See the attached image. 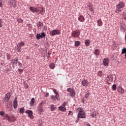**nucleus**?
I'll use <instances>...</instances> for the list:
<instances>
[{
    "instance_id": "obj_1",
    "label": "nucleus",
    "mask_w": 126,
    "mask_h": 126,
    "mask_svg": "<svg viewBox=\"0 0 126 126\" xmlns=\"http://www.w3.org/2000/svg\"><path fill=\"white\" fill-rule=\"evenodd\" d=\"M125 6H126V5L124 2H119V3L116 5L115 13H120V12H122V8H124Z\"/></svg>"
},
{
    "instance_id": "obj_2",
    "label": "nucleus",
    "mask_w": 126,
    "mask_h": 126,
    "mask_svg": "<svg viewBox=\"0 0 126 126\" xmlns=\"http://www.w3.org/2000/svg\"><path fill=\"white\" fill-rule=\"evenodd\" d=\"M77 113L78 114V119L81 118V119H85V112L83 111V109L79 107L76 110Z\"/></svg>"
},
{
    "instance_id": "obj_3",
    "label": "nucleus",
    "mask_w": 126,
    "mask_h": 126,
    "mask_svg": "<svg viewBox=\"0 0 126 126\" xmlns=\"http://www.w3.org/2000/svg\"><path fill=\"white\" fill-rule=\"evenodd\" d=\"M67 104V102H64L61 106L58 107V110H59V111H61L62 112H65L66 111V108H65V106H66Z\"/></svg>"
},
{
    "instance_id": "obj_4",
    "label": "nucleus",
    "mask_w": 126,
    "mask_h": 126,
    "mask_svg": "<svg viewBox=\"0 0 126 126\" xmlns=\"http://www.w3.org/2000/svg\"><path fill=\"white\" fill-rule=\"evenodd\" d=\"M80 35V31L78 30L73 31L71 32L72 37L73 38H78Z\"/></svg>"
},
{
    "instance_id": "obj_5",
    "label": "nucleus",
    "mask_w": 126,
    "mask_h": 126,
    "mask_svg": "<svg viewBox=\"0 0 126 126\" xmlns=\"http://www.w3.org/2000/svg\"><path fill=\"white\" fill-rule=\"evenodd\" d=\"M61 31L58 30H53L50 33L51 36H56V35H60Z\"/></svg>"
},
{
    "instance_id": "obj_6",
    "label": "nucleus",
    "mask_w": 126,
    "mask_h": 126,
    "mask_svg": "<svg viewBox=\"0 0 126 126\" xmlns=\"http://www.w3.org/2000/svg\"><path fill=\"white\" fill-rule=\"evenodd\" d=\"M26 114H28V117L31 119V120H33L34 119V116H33V111L32 110H27L25 111Z\"/></svg>"
},
{
    "instance_id": "obj_7",
    "label": "nucleus",
    "mask_w": 126,
    "mask_h": 126,
    "mask_svg": "<svg viewBox=\"0 0 126 126\" xmlns=\"http://www.w3.org/2000/svg\"><path fill=\"white\" fill-rule=\"evenodd\" d=\"M113 80H114V75L110 74L107 76V83L110 84V83L112 82V81H113Z\"/></svg>"
},
{
    "instance_id": "obj_8",
    "label": "nucleus",
    "mask_w": 126,
    "mask_h": 126,
    "mask_svg": "<svg viewBox=\"0 0 126 126\" xmlns=\"http://www.w3.org/2000/svg\"><path fill=\"white\" fill-rule=\"evenodd\" d=\"M67 92H69L71 97H74V96H75V92H74L73 89L71 88H68L67 89Z\"/></svg>"
},
{
    "instance_id": "obj_9",
    "label": "nucleus",
    "mask_w": 126,
    "mask_h": 126,
    "mask_svg": "<svg viewBox=\"0 0 126 126\" xmlns=\"http://www.w3.org/2000/svg\"><path fill=\"white\" fill-rule=\"evenodd\" d=\"M89 84L90 83L87 80H84L82 82V86H85V87H87Z\"/></svg>"
},
{
    "instance_id": "obj_10",
    "label": "nucleus",
    "mask_w": 126,
    "mask_h": 126,
    "mask_svg": "<svg viewBox=\"0 0 126 126\" xmlns=\"http://www.w3.org/2000/svg\"><path fill=\"white\" fill-rule=\"evenodd\" d=\"M53 91L55 94H56V98L57 100H59V97H60V94H59V92L57 91V90L56 89H53Z\"/></svg>"
},
{
    "instance_id": "obj_11",
    "label": "nucleus",
    "mask_w": 126,
    "mask_h": 126,
    "mask_svg": "<svg viewBox=\"0 0 126 126\" xmlns=\"http://www.w3.org/2000/svg\"><path fill=\"white\" fill-rule=\"evenodd\" d=\"M78 20L80 21V22H83L84 21H85V18H84V16L83 15H80L78 18Z\"/></svg>"
},
{
    "instance_id": "obj_12",
    "label": "nucleus",
    "mask_w": 126,
    "mask_h": 126,
    "mask_svg": "<svg viewBox=\"0 0 126 126\" xmlns=\"http://www.w3.org/2000/svg\"><path fill=\"white\" fill-rule=\"evenodd\" d=\"M30 10L32 11V12H36L38 10V9L37 8H35L34 7L31 6L30 7Z\"/></svg>"
},
{
    "instance_id": "obj_13",
    "label": "nucleus",
    "mask_w": 126,
    "mask_h": 126,
    "mask_svg": "<svg viewBox=\"0 0 126 126\" xmlns=\"http://www.w3.org/2000/svg\"><path fill=\"white\" fill-rule=\"evenodd\" d=\"M117 91L118 92H119V93H121V94H124V92H125V91L124 90V89H123V88H122V87H118Z\"/></svg>"
},
{
    "instance_id": "obj_14",
    "label": "nucleus",
    "mask_w": 126,
    "mask_h": 126,
    "mask_svg": "<svg viewBox=\"0 0 126 126\" xmlns=\"http://www.w3.org/2000/svg\"><path fill=\"white\" fill-rule=\"evenodd\" d=\"M94 54L95 56H99L100 54V51L98 49H96L94 51Z\"/></svg>"
},
{
    "instance_id": "obj_15",
    "label": "nucleus",
    "mask_w": 126,
    "mask_h": 126,
    "mask_svg": "<svg viewBox=\"0 0 126 126\" xmlns=\"http://www.w3.org/2000/svg\"><path fill=\"white\" fill-rule=\"evenodd\" d=\"M34 103H35V98L33 97L31 99V102H30V106L33 107L34 106Z\"/></svg>"
},
{
    "instance_id": "obj_16",
    "label": "nucleus",
    "mask_w": 126,
    "mask_h": 126,
    "mask_svg": "<svg viewBox=\"0 0 126 126\" xmlns=\"http://www.w3.org/2000/svg\"><path fill=\"white\" fill-rule=\"evenodd\" d=\"M50 110L51 112H54L55 110H57V107L55 106V105L51 104L50 105Z\"/></svg>"
},
{
    "instance_id": "obj_17",
    "label": "nucleus",
    "mask_w": 126,
    "mask_h": 126,
    "mask_svg": "<svg viewBox=\"0 0 126 126\" xmlns=\"http://www.w3.org/2000/svg\"><path fill=\"white\" fill-rule=\"evenodd\" d=\"M97 26L101 27L103 25V22H102V20L99 19L97 21Z\"/></svg>"
},
{
    "instance_id": "obj_18",
    "label": "nucleus",
    "mask_w": 126,
    "mask_h": 126,
    "mask_svg": "<svg viewBox=\"0 0 126 126\" xmlns=\"http://www.w3.org/2000/svg\"><path fill=\"white\" fill-rule=\"evenodd\" d=\"M11 4H12L13 7H16V0H12L11 2Z\"/></svg>"
},
{
    "instance_id": "obj_19",
    "label": "nucleus",
    "mask_w": 126,
    "mask_h": 126,
    "mask_svg": "<svg viewBox=\"0 0 126 126\" xmlns=\"http://www.w3.org/2000/svg\"><path fill=\"white\" fill-rule=\"evenodd\" d=\"M120 29H121V30H122V31H123V32H125V31H126V25H121Z\"/></svg>"
},
{
    "instance_id": "obj_20",
    "label": "nucleus",
    "mask_w": 126,
    "mask_h": 126,
    "mask_svg": "<svg viewBox=\"0 0 126 126\" xmlns=\"http://www.w3.org/2000/svg\"><path fill=\"white\" fill-rule=\"evenodd\" d=\"M85 44L87 47H88V46H89V45H90V40H89V39L86 40L85 42Z\"/></svg>"
},
{
    "instance_id": "obj_21",
    "label": "nucleus",
    "mask_w": 126,
    "mask_h": 126,
    "mask_svg": "<svg viewBox=\"0 0 126 126\" xmlns=\"http://www.w3.org/2000/svg\"><path fill=\"white\" fill-rule=\"evenodd\" d=\"M15 121H16V119L15 118H13V117H10L8 122H10V123H13L15 122Z\"/></svg>"
},
{
    "instance_id": "obj_22",
    "label": "nucleus",
    "mask_w": 126,
    "mask_h": 126,
    "mask_svg": "<svg viewBox=\"0 0 126 126\" xmlns=\"http://www.w3.org/2000/svg\"><path fill=\"white\" fill-rule=\"evenodd\" d=\"M10 118V117H9L8 114H5L4 118H3V120H7V121L8 122Z\"/></svg>"
},
{
    "instance_id": "obj_23",
    "label": "nucleus",
    "mask_w": 126,
    "mask_h": 126,
    "mask_svg": "<svg viewBox=\"0 0 126 126\" xmlns=\"http://www.w3.org/2000/svg\"><path fill=\"white\" fill-rule=\"evenodd\" d=\"M18 105V104H17V101L14 100V103H13L14 108L15 109H16V108H17Z\"/></svg>"
},
{
    "instance_id": "obj_24",
    "label": "nucleus",
    "mask_w": 126,
    "mask_h": 126,
    "mask_svg": "<svg viewBox=\"0 0 126 126\" xmlns=\"http://www.w3.org/2000/svg\"><path fill=\"white\" fill-rule=\"evenodd\" d=\"M37 111L39 112H44L43 110V107L42 106H37Z\"/></svg>"
},
{
    "instance_id": "obj_25",
    "label": "nucleus",
    "mask_w": 126,
    "mask_h": 126,
    "mask_svg": "<svg viewBox=\"0 0 126 126\" xmlns=\"http://www.w3.org/2000/svg\"><path fill=\"white\" fill-rule=\"evenodd\" d=\"M56 65H55L54 63H50L49 64V67H50V68H51V69H54V68H55Z\"/></svg>"
},
{
    "instance_id": "obj_26",
    "label": "nucleus",
    "mask_w": 126,
    "mask_h": 126,
    "mask_svg": "<svg viewBox=\"0 0 126 126\" xmlns=\"http://www.w3.org/2000/svg\"><path fill=\"white\" fill-rule=\"evenodd\" d=\"M103 63H109V59L108 58L104 59Z\"/></svg>"
},
{
    "instance_id": "obj_27",
    "label": "nucleus",
    "mask_w": 126,
    "mask_h": 126,
    "mask_svg": "<svg viewBox=\"0 0 126 126\" xmlns=\"http://www.w3.org/2000/svg\"><path fill=\"white\" fill-rule=\"evenodd\" d=\"M50 98L51 99V100H52V101H56L57 100V97H56V95H51L50 96Z\"/></svg>"
},
{
    "instance_id": "obj_28",
    "label": "nucleus",
    "mask_w": 126,
    "mask_h": 126,
    "mask_svg": "<svg viewBox=\"0 0 126 126\" xmlns=\"http://www.w3.org/2000/svg\"><path fill=\"white\" fill-rule=\"evenodd\" d=\"M24 45H25V43H24V42H23V41H21V42H20L19 43V48H21V47H23V46H24Z\"/></svg>"
},
{
    "instance_id": "obj_29",
    "label": "nucleus",
    "mask_w": 126,
    "mask_h": 126,
    "mask_svg": "<svg viewBox=\"0 0 126 126\" xmlns=\"http://www.w3.org/2000/svg\"><path fill=\"white\" fill-rule=\"evenodd\" d=\"M25 111V109H24V107L19 109V112H20V113H21V114L24 113Z\"/></svg>"
},
{
    "instance_id": "obj_30",
    "label": "nucleus",
    "mask_w": 126,
    "mask_h": 126,
    "mask_svg": "<svg viewBox=\"0 0 126 126\" xmlns=\"http://www.w3.org/2000/svg\"><path fill=\"white\" fill-rule=\"evenodd\" d=\"M18 60L17 59L12 60V63H17Z\"/></svg>"
},
{
    "instance_id": "obj_31",
    "label": "nucleus",
    "mask_w": 126,
    "mask_h": 126,
    "mask_svg": "<svg viewBox=\"0 0 126 126\" xmlns=\"http://www.w3.org/2000/svg\"><path fill=\"white\" fill-rule=\"evenodd\" d=\"M80 45V42L79 41H77L75 42V46L76 47H78Z\"/></svg>"
},
{
    "instance_id": "obj_32",
    "label": "nucleus",
    "mask_w": 126,
    "mask_h": 126,
    "mask_svg": "<svg viewBox=\"0 0 126 126\" xmlns=\"http://www.w3.org/2000/svg\"><path fill=\"white\" fill-rule=\"evenodd\" d=\"M10 93H7L5 97L9 99L10 98Z\"/></svg>"
},
{
    "instance_id": "obj_33",
    "label": "nucleus",
    "mask_w": 126,
    "mask_h": 126,
    "mask_svg": "<svg viewBox=\"0 0 126 126\" xmlns=\"http://www.w3.org/2000/svg\"><path fill=\"white\" fill-rule=\"evenodd\" d=\"M37 13H38V14H41V13H43V9H41V10L37 9Z\"/></svg>"
},
{
    "instance_id": "obj_34",
    "label": "nucleus",
    "mask_w": 126,
    "mask_h": 126,
    "mask_svg": "<svg viewBox=\"0 0 126 126\" xmlns=\"http://www.w3.org/2000/svg\"><path fill=\"white\" fill-rule=\"evenodd\" d=\"M41 34H40L39 33H37L36 39L37 40H40V39H41Z\"/></svg>"
},
{
    "instance_id": "obj_35",
    "label": "nucleus",
    "mask_w": 126,
    "mask_h": 126,
    "mask_svg": "<svg viewBox=\"0 0 126 126\" xmlns=\"http://www.w3.org/2000/svg\"><path fill=\"white\" fill-rule=\"evenodd\" d=\"M17 21L18 22V23H22V22H23V20H22L21 18H18Z\"/></svg>"
},
{
    "instance_id": "obj_36",
    "label": "nucleus",
    "mask_w": 126,
    "mask_h": 126,
    "mask_svg": "<svg viewBox=\"0 0 126 126\" xmlns=\"http://www.w3.org/2000/svg\"><path fill=\"white\" fill-rule=\"evenodd\" d=\"M89 96H90V94L89 93H86L85 95V98H86L87 99V98H88Z\"/></svg>"
},
{
    "instance_id": "obj_37",
    "label": "nucleus",
    "mask_w": 126,
    "mask_h": 126,
    "mask_svg": "<svg viewBox=\"0 0 126 126\" xmlns=\"http://www.w3.org/2000/svg\"><path fill=\"white\" fill-rule=\"evenodd\" d=\"M113 90L115 91L116 90V89H117V85L116 84H114L113 86H112V87Z\"/></svg>"
},
{
    "instance_id": "obj_38",
    "label": "nucleus",
    "mask_w": 126,
    "mask_h": 126,
    "mask_svg": "<svg viewBox=\"0 0 126 126\" xmlns=\"http://www.w3.org/2000/svg\"><path fill=\"white\" fill-rule=\"evenodd\" d=\"M40 35L41 38H45V37H46V34H45V32H41Z\"/></svg>"
},
{
    "instance_id": "obj_39",
    "label": "nucleus",
    "mask_w": 126,
    "mask_h": 126,
    "mask_svg": "<svg viewBox=\"0 0 126 126\" xmlns=\"http://www.w3.org/2000/svg\"><path fill=\"white\" fill-rule=\"evenodd\" d=\"M122 54H126V48L122 49V52L121 53Z\"/></svg>"
},
{
    "instance_id": "obj_40",
    "label": "nucleus",
    "mask_w": 126,
    "mask_h": 126,
    "mask_svg": "<svg viewBox=\"0 0 126 126\" xmlns=\"http://www.w3.org/2000/svg\"><path fill=\"white\" fill-rule=\"evenodd\" d=\"M3 100H4V102H5V103H6L7 102H8V100H9V99L7 98V97H5V96Z\"/></svg>"
},
{
    "instance_id": "obj_41",
    "label": "nucleus",
    "mask_w": 126,
    "mask_h": 126,
    "mask_svg": "<svg viewBox=\"0 0 126 126\" xmlns=\"http://www.w3.org/2000/svg\"><path fill=\"white\" fill-rule=\"evenodd\" d=\"M89 9L90 11H93L94 9H93V6H89Z\"/></svg>"
},
{
    "instance_id": "obj_42",
    "label": "nucleus",
    "mask_w": 126,
    "mask_h": 126,
    "mask_svg": "<svg viewBox=\"0 0 126 126\" xmlns=\"http://www.w3.org/2000/svg\"><path fill=\"white\" fill-rule=\"evenodd\" d=\"M43 23H41V22H39V24L37 25V27H43Z\"/></svg>"
},
{
    "instance_id": "obj_43",
    "label": "nucleus",
    "mask_w": 126,
    "mask_h": 126,
    "mask_svg": "<svg viewBox=\"0 0 126 126\" xmlns=\"http://www.w3.org/2000/svg\"><path fill=\"white\" fill-rule=\"evenodd\" d=\"M0 116H4V112L3 111H0Z\"/></svg>"
},
{
    "instance_id": "obj_44",
    "label": "nucleus",
    "mask_w": 126,
    "mask_h": 126,
    "mask_svg": "<svg viewBox=\"0 0 126 126\" xmlns=\"http://www.w3.org/2000/svg\"><path fill=\"white\" fill-rule=\"evenodd\" d=\"M43 101H42L41 103H40L39 104V105H38V107H42V105H43Z\"/></svg>"
},
{
    "instance_id": "obj_45",
    "label": "nucleus",
    "mask_w": 126,
    "mask_h": 126,
    "mask_svg": "<svg viewBox=\"0 0 126 126\" xmlns=\"http://www.w3.org/2000/svg\"><path fill=\"white\" fill-rule=\"evenodd\" d=\"M18 52H21V47H19H19L18 48Z\"/></svg>"
},
{
    "instance_id": "obj_46",
    "label": "nucleus",
    "mask_w": 126,
    "mask_h": 126,
    "mask_svg": "<svg viewBox=\"0 0 126 126\" xmlns=\"http://www.w3.org/2000/svg\"><path fill=\"white\" fill-rule=\"evenodd\" d=\"M70 115H72V112L71 111H69L68 113V115L70 116Z\"/></svg>"
},
{
    "instance_id": "obj_47",
    "label": "nucleus",
    "mask_w": 126,
    "mask_h": 126,
    "mask_svg": "<svg viewBox=\"0 0 126 126\" xmlns=\"http://www.w3.org/2000/svg\"><path fill=\"white\" fill-rule=\"evenodd\" d=\"M49 95L50 94H49V93H47L45 94V97H49Z\"/></svg>"
},
{
    "instance_id": "obj_48",
    "label": "nucleus",
    "mask_w": 126,
    "mask_h": 126,
    "mask_svg": "<svg viewBox=\"0 0 126 126\" xmlns=\"http://www.w3.org/2000/svg\"><path fill=\"white\" fill-rule=\"evenodd\" d=\"M0 27H2V25H1V19H0Z\"/></svg>"
},
{
    "instance_id": "obj_49",
    "label": "nucleus",
    "mask_w": 126,
    "mask_h": 126,
    "mask_svg": "<svg viewBox=\"0 0 126 126\" xmlns=\"http://www.w3.org/2000/svg\"><path fill=\"white\" fill-rule=\"evenodd\" d=\"M19 72H22V71H23V70L21 69H18Z\"/></svg>"
},
{
    "instance_id": "obj_50",
    "label": "nucleus",
    "mask_w": 126,
    "mask_h": 126,
    "mask_svg": "<svg viewBox=\"0 0 126 126\" xmlns=\"http://www.w3.org/2000/svg\"><path fill=\"white\" fill-rule=\"evenodd\" d=\"M104 65H105V66H108L109 65V64L108 63H104L103 64Z\"/></svg>"
},
{
    "instance_id": "obj_51",
    "label": "nucleus",
    "mask_w": 126,
    "mask_h": 126,
    "mask_svg": "<svg viewBox=\"0 0 126 126\" xmlns=\"http://www.w3.org/2000/svg\"><path fill=\"white\" fill-rule=\"evenodd\" d=\"M1 6H2V2H0V7H1Z\"/></svg>"
},
{
    "instance_id": "obj_52",
    "label": "nucleus",
    "mask_w": 126,
    "mask_h": 126,
    "mask_svg": "<svg viewBox=\"0 0 126 126\" xmlns=\"http://www.w3.org/2000/svg\"><path fill=\"white\" fill-rule=\"evenodd\" d=\"M43 29H44V30H47V27H44V28H43Z\"/></svg>"
},
{
    "instance_id": "obj_53",
    "label": "nucleus",
    "mask_w": 126,
    "mask_h": 126,
    "mask_svg": "<svg viewBox=\"0 0 126 126\" xmlns=\"http://www.w3.org/2000/svg\"><path fill=\"white\" fill-rule=\"evenodd\" d=\"M39 123H40L39 126H42V121H39Z\"/></svg>"
},
{
    "instance_id": "obj_54",
    "label": "nucleus",
    "mask_w": 126,
    "mask_h": 126,
    "mask_svg": "<svg viewBox=\"0 0 126 126\" xmlns=\"http://www.w3.org/2000/svg\"><path fill=\"white\" fill-rule=\"evenodd\" d=\"M92 118H94V114H91Z\"/></svg>"
},
{
    "instance_id": "obj_55",
    "label": "nucleus",
    "mask_w": 126,
    "mask_h": 126,
    "mask_svg": "<svg viewBox=\"0 0 126 126\" xmlns=\"http://www.w3.org/2000/svg\"><path fill=\"white\" fill-rule=\"evenodd\" d=\"M86 126H91V125H90L89 124H87L86 125Z\"/></svg>"
},
{
    "instance_id": "obj_56",
    "label": "nucleus",
    "mask_w": 126,
    "mask_h": 126,
    "mask_svg": "<svg viewBox=\"0 0 126 126\" xmlns=\"http://www.w3.org/2000/svg\"><path fill=\"white\" fill-rule=\"evenodd\" d=\"M28 25V26H30L31 25L28 24V25Z\"/></svg>"
},
{
    "instance_id": "obj_57",
    "label": "nucleus",
    "mask_w": 126,
    "mask_h": 126,
    "mask_svg": "<svg viewBox=\"0 0 126 126\" xmlns=\"http://www.w3.org/2000/svg\"><path fill=\"white\" fill-rule=\"evenodd\" d=\"M125 40L126 41V34L125 35Z\"/></svg>"
},
{
    "instance_id": "obj_58",
    "label": "nucleus",
    "mask_w": 126,
    "mask_h": 126,
    "mask_svg": "<svg viewBox=\"0 0 126 126\" xmlns=\"http://www.w3.org/2000/svg\"><path fill=\"white\" fill-rule=\"evenodd\" d=\"M48 55H51V53H48Z\"/></svg>"
},
{
    "instance_id": "obj_59",
    "label": "nucleus",
    "mask_w": 126,
    "mask_h": 126,
    "mask_svg": "<svg viewBox=\"0 0 126 126\" xmlns=\"http://www.w3.org/2000/svg\"><path fill=\"white\" fill-rule=\"evenodd\" d=\"M99 72H100V73H102V72H101V71H99Z\"/></svg>"
}]
</instances>
